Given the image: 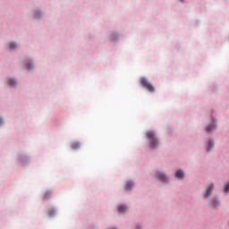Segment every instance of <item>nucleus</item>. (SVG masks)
Masks as SVG:
<instances>
[{
	"instance_id": "obj_1",
	"label": "nucleus",
	"mask_w": 229,
	"mask_h": 229,
	"mask_svg": "<svg viewBox=\"0 0 229 229\" xmlns=\"http://www.w3.org/2000/svg\"><path fill=\"white\" fill-rule=\"evenodd\" d=\"M146 136L149 140L150 148L155 149V148H157V146H158V140L157 139V134L153 131H148L146 132Z\"/></svg>"
},
{
	"instance_id": "obj_2",
	"label": "nucleus",
	"mask_w": 229,
	"mask_h": 229,
	"mask_svg": "<svg viewBox=\"0 0 229 229\" xmlns=\"http://www.w3.org/2000/svg\"><path fill=\"white\" fill-rule=\"evenodd\" d=\"M140 83L142 87H144V89L148 90V92H155V87L153 86V84H151V82L148 81V79H146L145 77H142L140 80Z\"/></svg>"
},
{
	"instance_id": "obj_3",
	"label": "nucleus",
	"mask_w": 229,
	"mask_h": 229,
	"mask_svg": "<svg viewBox=\"0 0 229 229\" xmlns=\"http://www.w3.org/2000/svg\"><path fill=\"white\" fill-rule=\"evenodd\" d=\"M156 178H157V180H160V182H167V176H165V174L160 172L157 173Z\"/></svg>"
},
{
	"instance_id": "obj_4",
	"label": "nucleus",
	"mask_w": 229,
	"mask_h": 229,
	"mask_svg": "<svg viewBox=\"0 0 229 229\" xmlns=\"http://www.w3.org/2000/svg\"><path fill=\"white\" fill-rule=\"evenodd\" d=\"M212 191H214V183H211L209 187L208 188L206 193H205V198H208L210 194H212Z\"/></svg>"
},
{
	"instance_id": "obj_5",
	"label": "nucleus",
	"mask_w": 229,
	"mask_h": 229,
	"mask_svg": "<svg viewBox=\"0 0 229 229\" xmlns=\"http://www.w3.org/2000/svg\"><path fill=\"white\" fill-rule=\"evenodd\" d=\"M183 171L182 170H177L175 173V178H178V180H183Z\"/></svg>"
},
{
	"instance_id": "obj_6",
	"label": "nucleus",
	"mask_w": 229,
	"mask_h": 229,
	"mask_svg": "<svg viewBox=\"0 0 229 229\" xmlns=\"http://www.w3.org/2000/svg\"><path fill=\"white\" fill-rule=\"evenodd\" d=\"M213 130H216V124H215V123L209 124V125L207 127V131H208V133H210V131H213Z\"/></svg>"
},
{
	"instance_id": "obj_7",
	"label": "nucleus",
	"mask_w": 229,
	"mask_h": 229,
	"mask_svg": "<svg viewBox=\"0 0 229 229\" xmlns=\"http://www.w3.org/2000/svg\"><path fill=\"white\" fill-rule=\"evenodd\" d=\"M131 187H133V182H127L125 183V189L126 191H131Z\"/></svg>"
},
{
	"instance_id": "obj_8",
	"label": "nucleus",
	"mask_w": 229,
	"mask_h": 229,
	"mask_svg": "<svg viewBox=\"0 0 229 229\" xmlns=\"http://www.w3.org/2000/svg\"><path fill=\"white\" fill-rule=\"evenodd\" d=\"M126 210H128V208L124 205H121L118 207V212L123 213V212H126Z\"/></svg>"
},
{
	"instance_id": "obj_9",
	"label": "nucleus",
	"mask_w": 229,
	"mask_h": 229,
	"mask_svg": "<svg viewBox=\"0 0 229 229\" xmlns=\"http://www.w3.org/2000/svg\"><path fill=\"white\" fill-rule=\"evenodd\" d=\"M8 85H11V87H13L14 85H17V81H15L14 79H9Z\"/></svg>"
},
{
	"instance_id": "obj_10",
	"label": "nucleus",
	"mask_w": 229,
	"mask_h": 229,
	"mask_svg": "<svg viewBox=\"0 0 229 229\" xmlns=\"http://www.w3.org/2000/svg\"><path fill=\"white\" fill-rule=\"evenodd\" d=\"M9 48L11 49V51H13V49H17V44H15L14 42L9 43Z\"/></svg>"
},
{
	"instance_id": "obj_11",
	"label": "nucleus",
	"mask_w": 229,
	"mask_h": 229,
	"mask_svg": "<svg viewBox=\"0 0 229 229\" xmlns=\"http://www.w3.org/2000/svg\"><path fill=\"white\" fill-rule=\"evenodd\" d=\"M72 149H80V143H78V142L72 143Z\"/></svg>"
},
{
	"instance_id": "obj_12",
	"label": "nucleus",
	"mask_w": 229,
	"mask_h": 229,
	"mask_svg": "<svg viewBox=\"0 0 229 229\" xmlns=\"http://www.w3.org/2000/svg\"><path fill=\"white\" fill-rule=\"evenodd\" d=\"M214 148V141L209 140L208 145V151H210Z\"/></svg>"
},
{
	"instance_id": "obj_13",
	"label": "nucleus",
	"mask_w": 229,
	"mask_h": 229,
	"mask_svg": "<svg viewBox=\"0 0 229 229\" xmlns=\"http://www.w3.org/2000/svg\"><path fill=\"white\" fill-rule=\"evenodd\" d=\"M51 197V192L47 191L43 195V199H47Z\"/></svg>"
},
{
	"instance_id": "obj_14",
	"label": "nucleus",
	"mask_w": 229,
	"mask_h": 229,
	"mask_svg": "<svg viewBox=\"0 0 229 229\" xmlns=\"http://www.w3.org/2000/svg\"><path fill=\"white\" fill-rule=\"evenodd\" d=\"M224 192L228 194V192H229V182L225 184V189H224Z\"/></svg>"
},
{
	"instance_id": "obj_15",
	"label": "nucleus",
	"mask_w": 229,
	"mask_h": 229,
	"mask_svg": "<svg viewBox=\"0 0 229 229\" xmlns=\"http://www.w3.org/2000/svg\"><path fill=\"white\" fill-rule=\"evenodd\" d=\"M27 69H28L29 71H31V69H33V64H31V63H27Z\"/></svg>"
},
{
	"instance_id": "obj_16",
	"label": "nucleus",
	"mask_w": 229,
	"mask_h": 229,
	"mask_svg": "<svg viewBox=\"0 0 229 229\" xmlns=\"http://www.w3.org/2000/svg\"><path fill=\"white\" fill-rule=\"evenodd\" d=\"M55 214H56V212L53 209L48 212L49 217H53V216H55Z\"/></svg>"
},
{
	"instance_id": "obj_17",
	"label": "nucleus",
	"mask_w": 229,
	"mask_h": 229,
	"mask_svg": "<svg viewBox=\"0 0 229 229\" xmlns=\"http://www.w3.org/2000/svg\"><path fill=\"white\" fill-rule=\"evenodd\" d=\"M212 205H213L214 207H217V205H219V202H218L216 199H213V200H212Z\"/></svg>"
},
{
	"instance_id": "obj_18",
	"label": "nucleus",
	"mask_w": 229,
	"mask_h": 229,
	"mask_svg": "<svg viewBox=\"0 0 229 229\" xmlns=\"http://www.w3.org/2000/svg\"><path fill=\"white\" fill-rule=\"evenodd\" d=\"M40 15V13L38 12V11H37L36 13H35V17L37 18V17H38Z\"/></svg>"
},
{
	"instance_id": "obj_19",
	"label": "nucleus",
	"mask_w": 229,
	"mask_h": 229,
	"mask_svg": "<svg viewBox=\"0 0 229 229\" xmlns=\"http://www.w3.org/2000/svg\"><path fill=\"white\" fill-rule=\"evenodd\" d=\"M0 124H3V119L0 118Z\"/></svg>"
}]
</instances>
